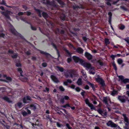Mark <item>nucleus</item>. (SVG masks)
I'll list each match as a JSON object with an SVG mask.
<instances>
[{"label":"nucleus","instance_id":"nucleus-1","mask_svg":"<svg viewBox=\"0 0 129 129\" xmlns=\"http://www.w3.org/2000/svg\"><path fill=\"white\" fill-rule=\"evenodd\" d=\"M117 99L121 103H125L126 100L127 101L128 98L124 95H118L117 97Z\"/></svg>","mask_w":129,"mask_h":129},{"label":"nucleus","instance_id":"nucleus-2","mask_svg":"<svg viewBox=\"0 0 129 129\" xmlns=\"http://www.w3.org/2000/svg\"><path fill=\"white\" fill-rule=\"evenodd\" d=\"M39 105L38 104L36 103H33L30 104L29 106L28 107H26L25 109H26L27 108H29L31 110H33L34 111H35L37 109V107Z\"/></svg>","mask_w":129,"mask_h":129},{"label":"nucleus","instance_id":"nucleus-3","mask_svg":"<svg viewBox=\"0 0 129 129\" xmlns=\"http://www.w3.org/2000/svg\"><path fill=\"white\" fill-rule=\"evenodd\" d=\"M96 81L99 83L101 85V87L103 88H104L105 86L104 80L101 77H98L95 78Z\"/></svg>","mask_w":129,"mask_h":129},{"label":"nucleus","instance_id":"nucleus-4","mask_svg":"<svg viewBox=\"0 0 129 129\" xmlns=\"http://www.w3.org/2000/svg\"><path fill=\"white\" fill-rule=\"evenodd\" d=\"M54 31L56 34L62 35L64 34L65 32L64 29L62 28H56L54 30Z\"/></svg>","mask_w":129,"mask_h":129},{"label":"nucleus","instance_id":"nucleus-5","mask_svg":"<svg viewBox=\"0 0 129 129\" xmlns=\"http://www.w3.org/2000/svg\"><path fill=\"white\" fill-rule=\"evenodd\" d=\"M54 31L56 34L62 35L64 34L65 32L64 29L62 28H56L54 30Z\"/></svg>","mask_w":129,"mask_h":129},{"label":"nucleus","instance_id":"nucleus-6","mask_svg":"<svg viewBox=\"0 0 129 129\" xmlns=\"http://www.w3.org/2000/svg\"><path fill=\"white\" fill-rule=\"evenodd\" d=\"M11 11L8 10H6L5 11L1 12L2 14L5 16L6 19L11 21V19L10 16V15Z\"/></svg>","mask_w":129,"mask_h":129},{"label":"nucleus","instance_id":"nucleus-7","mask_svg":"<svg viewBox=\"0 0 129 129\" xmlns=\"http://www.w3.org/2000/svg\"><path fill=\"white\" fill-rule=\"evenodd\" d=\"M107 125L108 126H110L112 127H117L118 129H121L119 126H118L117 124L113 122L111 120L109 121L107 123Z\"/></svg>","mask_w":129,"mask_h":129},{"label":"nucleus","instance_id":"nucleus-8","mask_svg":"<svg viewBox=\"0 0 129 129\" xmlns=\"http://www.w3.org/2000/svg\"><path fill=\"white\" fill-rule=\"evenodd\" d=\"M10 31L14 35H16L18 37L22 38L23 36L20 33H18L14 28V27L10 29Z\"/></svg>","mask_w":129,"mask_h":129},{"label":"nucleus","instance_id":"nucleus-9","mask_svg":"<svg viewBox=\"0 0 129 129\" xmlns=\"http://www.w3.org/2000/svg\"><path fill=\"white\" fill-rule=\"evenodd\" d=\"M81 64L84 67L88 69L92 70L94 69V68L92 67L90 63H87L85 62L84 60L83 62Z\"/></svg>","mask_w":129,"mask_h":129},{"label":"nucleus","instance_id":"nucleus-10","mask_svg":"<svg viewBox=\"0 0 129 129\" xmlns=\"http://www.w3.org/2000/svg\"><path fill=\"white\" fill-rule=\"evenodd\" d=\"M72 58L74 61L76 63L79 62L81 64L83 62V60L82 59L80 58L79 57L76 56H73Z\"/></svg>","mask_w":129,"mask_h":129},{"label":"nucleus","instance_id":"nucleus-11","mask_svg":"<svg viewBox=\"0 0 129 129\" xmlns=\"http://www.w3.org/2000/svg\"><path fill=\"white\" fill-rule=\"evenodd\" d=\"M85 101L86 104L90 108L91 110H94L95 111L96 110L95 108L94 107L93 105L91 103H90L88 99H86L85 100Z\"/></svg>","mask_w":129,"mask_h":129},{"label":"nucleus","instance_id":"nucleus-12","mask_svg":"<svg viewBox=\"0 0 129 129\" xmlns=\"http://www.w3.org/2000/svg\"><path fill=\"white\" fill-rule=\"evenodd\" d=\"M28 101H32L31 97L29 96H26L25 97H24L23 99V102L25 104L29 103V102Z\"/></svg>","mask_w":129,"mask_h":129},{"label":"nucleus","instance_id":"nucleus-13","mask_svg":"<svg viewBox=\"0 0 129 129\" xmlns=\"http://www.w3.org/2000/svg\"><path fill=\"white\" fill-rule=\"evenodd\" d=\"M118 77L119 79L121 80V81L124 83L126 84L129 83V79L128 78L124 79L123 76L122 75L119 76Z\"/></svg>","mask_w":129,"mask_h":129},{"label":"nucleus","instance_id":"nucleus-14","mask_svg":"<svg viewBox=\"0 0 129 129\" xmlns=\"http://www.w3.org/2000/svg\"><path fill=\"white\" fill-rule=\"evenodd\" d=\"M108 14L109 15V16L108 17V22H109V24L110 25L111 28L112 29V30H114V28L112 26L111 23V18L112 16V13L111 12H108Z\"/></svg>","mask_w":129,"mask_h":129},{"label":"nucleus","instance_id":"nucleus-15","mask_svg":"<svg viewBox=\"0 0 129 129\" xmlns=\"http://www.w3.org/2000/svg\"><path fill=\"white\" fill-rule=\"evenodd\" d=\"M50 78L55 83H58L59 82L58 78L53 75H51L50 76Z\"/></svg>","mask_w":129,"mask_h":129},{"label":"nucleus","instance_id":"nucleus-16","mask_svg":"<svg viewBox=\"0 0 129 129\" xmlns=\"http://www.w3.org/2000/svg\"><path fill=\"white\" fill-rule=\"evenodd\" d=\"M85 56L89 60H91L92 57V55L90 53L87 52H85Z\"/></svg>","mask_w":129,"mask_h":129},{"label":"nucleus","instance_id":"nucleus-17","mask_svg":"<svg viewBox=\"0 0 129 129\" xmlns=\"http://www.w3.org/2000/svg\"><path fill=\"white\" fill-rule=\"evenodd\" d=\"M51 44L52 45L53 47L54 48L55 50H56L57 51V54L58 56V57H60V54L57 48L56 45L52 42L51 43Z\"/></svg>","mask_w":129,"mask_h":129},{"label":"nucleus","instance_id":"nucleus-18","mask_svg":"<svg viewBox=\"0 0 129 129\" xmlns=\"http://www.w3.org/2000/svg\"><path fill=\"white\" fill-rule=\"evenodd\" d=\"M122 116L123 117L124 120L125 122L128 123L129 122L128 118L127 117L125 114H123Z\"/></svg>","mask_w":129,"mask_h":129},{"label":"nucleus","instance_id":"nucleus-19","mask_svg":"<svg viewBox=\"0 0 129 129\" xmlns=\"http://www.w3.org/2000/svg\"><path fill=\"white\" fill-rule=\"evenodd\" d=\"M87 83L88 84L92 89L93 91H95V88L94 87V84L90 82L89 81H87Z\"/></svg>","mask_w":129,"mask_h":129},{"label":"nucleus","instance_id":"nucleus-20","mask_svg":"<svg viewBox=\"0 0 129 129\" xmlns=\"http://www.w3.org/2000/svg\"><path fill=\"white\" fill-rule=\"evenodd\" d=\"M83 50L81 47H78L76 49V52L80 54H82L83 52Z\"/></svg>","mask_w":129,"mask_h":129},{"label":"nucleus","instance_id":"nucleus-21","mask_svg":"<svg viewBox=\"0 0 129 129\" xmlns=\"http://www.w3.org/2000/svg\"><path fill=\"white\" fill-rule=\"evenodd\" d=\"M3 99L4 100L9 103H11L12 102V101L7 96H4L3 98Z\"/></svg>","mask_w":129,"mask_h":129},{"label":"nucleus","instance_id":"nucleus-22","mask_svg":"<svg viewBox=\"0 0 129 129\" xmlns=\"http://www.w3.org/2000/svg\"><path fill=\"white\" fill-rule=\"evenodd\" d=\"M39 51H40V52L41 54L45 55L46 56V57H47L48 56H51V55L48 53L45 52L40 50H39Z\"/></svg>","mask_w":129,"mask_h":129},{"label":"nucleus","instance_id":"nucleus-23","mask_svg":"<svg viewBox=\"0 0 129 129\" xmlns=\"http://www.w3.org/2000/svg\"><path fill=\"white\" fill-rule=\"evenodd\" d=\"M73 8L74 10L76 11L77 10L79 9H83V7L82 6H78L75 5V6H73Z\"/></svg>","mask_w":129,"mask_h":129},{"label":"nucleus","instance_id":"nucleus-24","mask_svg":"<svg viewBox=\"0 0 129 129\" xmlns=\"http://www.w3.org/2000/svg\"><path fill=\"white\" fill-rule=\"evenodd\" d=\"M72 83V81L71 79H68L67 80V81H64L63 82V85H64L67 86L68 84V83Z\"/></svg>","mask_w":129,"mask_h":129},{"label":"nucleus","instance_id":"nucleus-25","mask_svg":"<svg viewBox=\"0 0 129 129\" xmlns=\"http://www.w3.org/2000/svg\"><path fill=\"white\" fill-rule=\"evenodd\" d=\"M1 5L5 6L6 7H8V8H11V6H9L6 5V1L5 0H2V1L1 2Z\"/></svg>","mask_w":129,"mask_h":129},{"label":"nucleus","instance_id":"nucleus-26","mask_svg":"<svg viewBox=\"0 0 129 129\" xmlns=\"http://www.w3.org/2000/svg\"><path fill=\"white\" fill-rule=\"evenodd\" d=\"M64 73V75L66 78H67L70 76V74L71 73L67 70L66 71V72H65Z\"/></svg>","mask_w":129,"mask_h":129},{"label":"nucleus","instance_id":"nucleus-27","mask_svg":"<svg viewBox=\"0 0 129 129\" xmlns=\"http://www.w3.org/2000/svg\"><path fill=\"white\" fill-rule=\"evenodd\" d=\"M15 105L16 106L18 107L19 108H22L23 106L22 103L20 102H18Z\"/></svg>","mask_w":129,"mask_h":129},{"label":"nucleus","instance_id":"nucleus-28","mask_svg":"<svg viewBox=\"0 0 129 129\" xmlns=\"http://www.w3.org/2000/svg\"><path fill=\"white\" fill-rule=\"evenodd\" d=\"M118 93V91L115 89H113V90L111 91V94L113 96H114L115 95H117Z\"/></svg>","mask_w":129,"mask_h":129},{"label":"nucleus","instance_id":"nucleus-29","mask_svg":"<svg viewBox=\"0 0 129 129\" xmlns=\"http://www.w3.org/2000/svg\"><path fill=\"white\" fill-rule=\"evenodd\" d=\"M64 50L67 53V54L68 55H66V56L68 57H71V56L72 53H70L69 51V50L66 49H64Z\"/></svg>","mask_w":129,"mask_h":129},{"label":"nucleus","instance_id":"nucleus-30","mask_svg":"<svg viewBox=\"0 0 129 129\" xmlns=\"http://www.w3.org/2000/svg\"><path fill=\"white\" fill-rule=\"evenodd\" d=\"M77 83L78 85H80L82 84V82L81 78H79L78 79L77 82Z\"/></svg>","mask_w":129,"mask_h":129},{"label":"nucleus","instance_id":"nucleus-31","mask_svg":"<svg viewBox=\"0 0 129 129\" xmlns=\"http://www.w3.org/2000/svg\"><path fill=\"white\" fill-rule=\"evenodd\" d=\"M34 10H35L37 12V13H38V16L40 17H41V10L38 9L36 8H35Z\"/></svg>","mask_w":129,"mask_h":129},{"label":"nucleus","instance_id":"nucleus-32","mask_svg":"<svg viewBox=\"0 0 129 129\" xmlns=\"http://www.w3.org/2000/svg\"><path fill=\"white\" fill-rule=\"evenodd\" d=\"M17 70L18 72H19L20 76H23L22 74V73H23V71L22 70V68H17Z\"/></svg>","mask_w":129,"mask_h":129},{"label":"nucleus","instance_id":"nucleus-33","mask_svg":"<svg viewBox=\"0 0 129 129\" xmlns=\"http://www.w3.org/2000/svg\"><path fill=\"white\" fill-rule=\"evenodd\" d=\"M66 16L64 14H62L60 16V18L62 20L64 21L66 20Z\"/></svg>","mask_w":129,"mask_h":129},{"label":"nucleus","instance_id":"nucleus-34","mask_svg":"<svg viewBox=\"0 0 129 129\" xmlns=\"http://www.w3.org/2000/svg\"><path fill=\"white\" fill-rule=\"evenodd\" d=\"M104 41L106 45V46L110 44V42L108 38H105L104 39Z\"/></svg>","mask_w":129,"mask_h":129},{"label":"nucleus","instance_id":"nucleus-35","mask_svg":"<svg viewBox=\"0 0 129 129\" xmlns=\"http://www.w3.org/2000/svg\"><path fill=\"white\" fill-rule=\"evenodd\" d=\"M42 15L43 17L45 18H47L48 16V14L45 12H43L42 13Z\"/></svg>","mask_w":129,"mask_h":129},{"label":"nucleus","instance_id":"nucleus-36","mask_svg":"<svg viewBox=\"0 0 129 129\" xmlns=\"http://www.w3.org/2000/svg\"><path fill=\"white\" fill-rule=\"evenodd\" d=\"M57 1L61 6H63L65 5L64 2L61 0H57Z\"/></svg>","mask_w":129,"mask_h":129},{"label":"nucleus","instance_id":"nucleus-37","mask_svg":"<svg viewBox=\"0 0 129 129\" xmlns=\"http://www.w3.org/2000/svg\"><path fill=\"white\" fill-rule=\"evenodd\" d=\"M125 125L124 126V128L125 129H129V122L128 123H125Z\"/></svg>","mask_w":129,"mask_h":129},{"label":"nucleus","instance_id":"nucleus-38","mask_svg":"<svg viewBox=\"0 0 129 129\" xmlns=\"http://www.w3.org/2000/svg\"><path fill=\"white\" fill-rule=\"evenodd\" d=\"M103 101L104 103H105L106 105L108 104L107 99L106 97H104V98Z\"/></svg>","mask_w":129,"mask_h":129},{"label":"nucleus","instance_id":"nucleus-39","mask_svg":"<svg viewBox=\"0 0 129 129\" xmlns=\"http://www.w3.org/2000/svg\"><path fill=\"white\" fill-rule=\"evenodd\" d=\"M57 68L58 69V70L59 71H60L62 72L64 71V69L62 67H60L59 66H57Z\"/></svg>","mask_w":129,"mask_h":129},{"label":"nucleus","instance_id":"nucleus-40","mask_svg":"<svg viewBox=\"0 0 129 129\" xmlns=\"http://www.w3.org/2000/svg\"><path fill=\"white\" fill-rule=\"evenodd\" d=\"M112 64L113 67L115 71H117V67H116V64L114 62H113L112 63Z\"/></svg>","mask_w":129,"mask_h":129},{"label":"nucleus","instance_id":"nucleus-41","mask_svg":"<svg viewBox=\"0 0 129 129\" xmlns=\"http://www.w3.org/2000/svg\"><path fill=\"white\" fill-rule=\"evenodd\" d=\"M97 111L99 114H100L101 115H102V114L103 113V111L101 109H98L97 110Z\"/></svg>","mask_w":129,"mask_h":129},{"label":"nucleus","instance_id":"nucleus-42","mask_svg":"<svg viewBox=\"0 0 129 129\" xmlns=\"http://www.w3.org/2000/svg\"><path fill=\"white\" fill-rule=\"evenodd\" d=\"M61 107L64 108H66L67 107H70V106L69 103L66 104L65 105H63L61 106Z\"/></svg>","mask_w":129,"mask_h":129},{"label":"nucleus","instance_id":"nucleus-43","mask_svg":"<svg viewBox=\"0 0 129 129\" xmlns=\"http://www.w3.org/2000/svg\"><path fill=\"white\" fill-rule=\"evenodd\" d=\"M59 89L60 91L62 92L64 91L65 90V89L62 86H59Z\"/></svg>","mask_w":129,"mask_h":129},{"label":"nucleus","instance_id":"nucleus-44","mask_svg":"<svg viewBox=\"0 0 129 129\" xmlns=\"http://www.w3.org/2000/svg\"><path fill=\"white\" fill-rule=\"evenodd\" d=\"M64 99L63 98V96H62L61 98L60 99V102L62 104H63L64 103Z\"/></svg>","mask_w":129,"mask_h":129},{"label":"nucleus","instance_id":"nucleus-45","mask_svg":"<svg viewBox=\"0 0 129 129\" xmlns=\"http://www.w3.org/2000/svg\"><path fill=\"white\" fill-rule=\"evenodd\" d=\"M22 115L24 117L28 115L27 112L25 111L22 112Z\"/></svg>","mask_w":129,"mask_h":129},{"label":"nucleus","instance_id":"nucleus-46","mask_svg":"<svg viewBox=\"0 0 129 129\" xmlns=\"http://www.w3.org/2000/svg\"><path fill=\"white\" fill-rule=\"evenodd\" d=\"M43 3L45 4H47L49 5H51V2L50 1H49V0L47 1L46 2V3L44 2H43Z\"/></svg>","mask_w":129,"mask_h":129},{"label":"nucleus","instance_id":"nucleus-47","mask_svg":"<svg viewBox=\"0 0 129 129\" xmlns=\"http://www.w3.org/2000/svg\"><path fill=\"white\" fill-rule=\"evenodd\" d=\"M123 62V60L121 59H119L117 60L118 63L119 64H121Z\"/></svg>","mask_w":129,"mask_h":129},{"label":"nucleus","instance_id":"nucleus-48","mask_svg":"<svg viewBox=\"0 0 129 129\" xmlns=\"http://www.w3.org/2000/svg\"><path fill=\"white\" fill-rule=\"evenodd\" d=\"M42 66L43 67L45 68L47 66V64L46 62H43L42 64Z\"/></svg>","mask_w":129,"mask_h":129},{"label":"nucleus","instance_id":"nucleus-49","mask_svg":"<svg viewBox=\"0 0 129 129\" xmlns=\"http://www.w3.org/2000/svg\"><path fill=\"white\" fill-rule=\"evenodd\" d=\"M116 56V55H114L112 54L110 56V57L112 59V60H114L115 59V58Z\"/></svg>","mask_w":129,"mask_h":129},{"label":"nucleus","instance_id":"nucleus-50","mask_svg":"<svg viewBox=\"0 0 129 129\" xmlns=\"http://www.w3.org/2000/svg\"><path fill=\"white\" fill-rule=\"evenodd\" d=\"M66 126L67 127V128H68V129H72V127L70 126L69 124L67 123L66 124Z\"/></svg>","mask_w":129,"mask_h":129},{"label":"nucleus","instance_id":"nucleus-51","mask_svg":"<svg viewBox=\"0 0 129 129\" xmlns=\"http://www.w3.org/2000/svg\"><path fill=\"white\" fill-rule=\"evenodd\" d=\"M45 89L43 90L45 92L47 91L48 93L49 92V89L47 87H46Z\"/></svg>","mask_w":129,"mask_h":129},{"label":"nucleus","instance_id":"nucleus-52","mask_svg":"<svg viewBox=\"0 0 129 129\" xmlns=\"http://www.w3.org/2000/svg\"><path fill=\"white\" fill-rule=\"evenodd\" d=\"M16 67H21V63L20 62H16Z\"/></svg>","mask_w":129,"mask_h":129},{"label":"nucleus","instance_id":"nucleus-53","mask_svg":"<svg viewBox=\"0 0 129 129\" xmlns=\"http://www.w3.org/2000/svg\"><path fill=\"white\" fill-rule=\"evenodd\" d=\"M72 61V58L70 57H69L67 59V62L68 63H70Z\"/></svg>","mask_w":129,"mask_h":129},{"label":"nucleus","instance_id":"nucleus-54","mask_svg":"<svg viewBox=\"0 0 129 129\" xmlns=\"http://www.w3.org/2000/svg\"><path fill=\"white\" fill-rule=\"evenodd\" d=\"M31 29L33 30H36L37 29L36 27L33 26L31 24Z\"/></svg>","mask_w":129,"mask_h":129},{"label":"nucleus","instance_id":"nucleus-55","mask_svg":"<svg viewBox=\"0 0 129 129\" xmlns=\"http://www.w3.org/2000/svg\"><path fill=\"white\" fill-rule=\"evenodd\" d=\"M18 56V55L17 54H15L11 56L12 57L13 59L16 58H17Z\"/></svg>","mask_w":129,"mask_h":129},{"label":"nucleus","instance_id":"nucleus-56","mask_svg":"<svg viewBox=\"0 0 129 129\" xmlns=\"http://www.w3.org/2000/svg\"><path fill=\"white\" fill-rule=\"evenodd\" d=\"M81 90V89L78 87H77L75 89V90L78 92L80 91Z\"/></svg>","mask_w":129,"mask_h":129},{"label":"nucleus","instance_id":"nucleus-57","mask_svg":"<svg viewBox=\"0 0 129 129\" xmlns=\"http://www.w3.org/2000/svg\"><path fill=\"white\" fill-rule=\"evenodd\" d=\"M64 99L66 100H68L69 99V97L67 95H65L63 96Z\"/></svg>","mask_w":129,"mask_h":129},{"label":"nucleus","instance_id":"nucleus-58","mask_svg":"<svg viewBox=\"0 0 129 129\" xmlns=\"http://www.w3.org/2000/svg\"><path fill=\"white\" fill-rule=\"evenodd\" d=\"M83 40L85 42H86L87 39L86 36H83L82 37Z\"/></svg>","mask_w":129,"mask_h":129},{"label":"nucleus","instance_id":"nucleus-59","mask_svg":"<svg viewBox=\"0 0 129 129\" xmlns=\"http://www.w3.org/2000/svg\"><path fill=\"white\" fill-rule=\"evenodd\" d=\"M125 28V26L123 24L120 27V29L123 30Z\"/></svg>","mask_w":129,"mask_h":129},{"label":"nucleus","instance_id":"nucleus-60","mask_svg":"<svg viewBox=\"0 0 129 129\" xmlns=\"http://www.w3.org/2000/svg\"><path fill=\"white\" fill-rule=\"evenodd\" d=\"M46 117L47 119H49L50 120L51 119V118L49 117V115L48 114H46Z\"/></svg>","mask_w":129,"mask_h":129},{"label":"nucleus","instance_id":"nucleus-61","mask_svg":"<svg viewBox=\"0 0 129 129\" xmlns=\"http://www.w3.org/2000/svg\"><path fill=\"white\" fill-rule=\"evenodd\" d=\"M6 79L9 81H11L12 80V78L10 77H6Z\"/></svg>","mask_w":129,"mask_h":129},{"label":"nucleus","instance_id":"nucleus-62","mask_svg":"<svg viewBox=\"0 0 129 129\" xmlns=\"http://www.w3.org/2000/svg\"><path fill=\"white\" fill-rule=\"evenodd\" d=\"M8 52L9 53L13 54L14 53V51L11 49H9L8 51Z\"/></svg>","mask_w":129,"mask_h":129},{"label":"nucleus","instance_id":"nucleus-63","mask_svg":"<svg viewBox=\"0 0 129 129\" xmlns=\"http://www.w3.org/2000/svg\"><path fill=\"white\" fill-rule=\"evenodd\" d=\"M124 40L127 42L128 44V45H129V38L128 37L125 38L124 39Z\"/></svg>","mask_w":129,"mask_h":129},{"label":"nucleus","instance_id":"nucleus-64","mask_svg":"<svg viewBox=\"0 0 129 129\" xmlns=\"http://www.w3.org/2000/svg\"><path fill=\"white\" fill-rule=\"evenodd\" d=\"M89 88V87L88 85H86L84 87V89L86 90H88Z\"/></svg>","mask_w":129,"mask_h":129}]
</instances>
